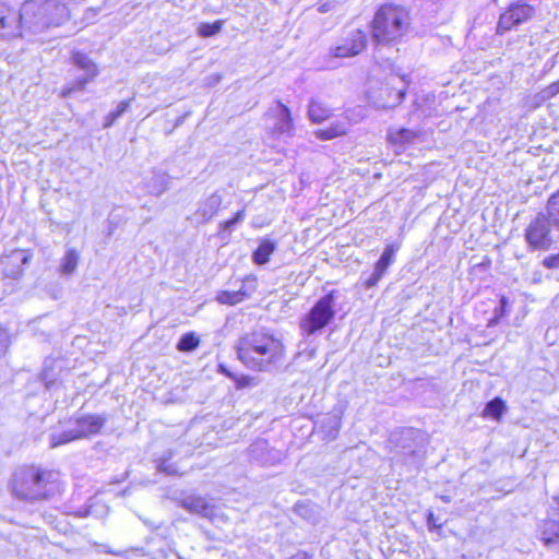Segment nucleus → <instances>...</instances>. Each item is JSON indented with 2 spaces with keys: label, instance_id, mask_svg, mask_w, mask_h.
Here are the masks:
<instances>
[{
  "label": "nucleus",
  "instance_id": "11",
  "mask_svg": "<svg viewBox=\"0 0 559 559\" xmlns=\"http://www.w3.org/2000/svg\"><path fill=\"white\" fill-rule=\"evenodd\" d=\"M274 119L272 132L277 136L292 138L295 134V126L289 108L281 100H276V107L267 111Z\"/></svg>",
  "mask_w": 559,
  "mask_h": 559
},
{
  "label": "nucleus",
  "instance_id": "19",
  "mask_svg": "<svg viewBox=\"0 0 559 559\" xmlns=\"http://www.w3.org/2000/svg\"><path fill=\"white\" fill-rule=\"evenodd\" d=\"M249 293L245 289V284L237 290H224L217 294L216 300L223 305H237L249 297Z\"/></svg>",
  "mask_w": 559,
  "mask_h": 559
},
{
  "label": "nucleus",
  "instance_id": "1",
  "mask_svg": "<svg viewBox=\"0 0 559 559\" xmlns=\"http://www.w3.org/2000/svg\"><path fill=\"white\" fill-rule=\"evenodd\" d=\"M237 355L248 368L255 371L271 372L284 362L285 346L273 334L259 330L240 337L237 345Z\"/></svg>",
  "mask_w": 559,
  "mask_h": 559
},
{
  "label": "nucleus",
  "instance_id": "42",
  "mask_svg": "<svg viewBox=\"0 0 559 559\" xmlns=\"http://www.w3.org/2000/svg\"><path fill=\"white\" fill-rule=\"evenodd\" d=\"M250 380H251V379H250L249 377H241V378L238 380V384H237V385H238L239 388H243V386H246V385H249Z\"/></svg>",
  "mask_w": 559,
  "mask_h": 559
},
{
  "label": "nucleus",
  "instance_id": "25",
  "mask_svg": "<svg viewBox=\"0 0 559 559\" xmlns=\"http://www.w3.org/2000/svg\"><path fill=\"white\" fill-rule=\"evenodd\" d=\"M396 251L397 248L393 245L386 246L380 259L376 263L374 269L384 274L388 267L394 262Z\"/></svg>",
  "mask_w": 559,
  "mask_h": 559
},
{
  "label": "nucleus",
  "instance_id": "46",
  "mask_svg": "<svg viewBox=\"0 0 559 559\" xmlns=\"http://www.w3.org/2000/svg\"><path fill=\"white\" fill-rule=\"evenodd\" d=\"M552 499H554L555 503L557 504V509H558V511H559V497H558V496H556V497H554Z\"/></svg>",
  "mask_w": 559,
  "mask_h": 559
},
{
  "label": "nucleus",
  "instance_id": "31",
  "mask_svg": "<svg viewBox=\"0 0 559 559\" xmlns=\"http://www.w3.org/2000/svg\"><path fill=\"white\" fill-rule=\"evenodd\" d=\"M383 275V273L374 269L372 274L365 281V287L371 288L376 286Z\"/></svg>",
  "mask_w": 559,
  "mask_h": 559
},
{
  "label": "nucleus",
  "instance_id": "45",
  "mask_svg": "<svg viewBox=\"0 0 559 559\" xmlns=\"http://www.w3.org/2000/svg\"><path fill=\"white\" fill-rule=\"evenodd\" d=\"M221 371L229 378H234L233 373H230L223 365H219Z\"/></svg>",
  "mask_w": 559,
  "mask_h": 559
},
{
  "label": "nucleus",
  "instance_id": "38",
  "mask_svg": "<svg viewBox=\"0 0 559 559\" xmlns=\"http://www.w3.org/2000/svg\"><path fill=\"white\" fill-rule=\"evenodd\" d=\"M41 378L45 381L47 388H49L53 383V380L51 379L50 376V371L47 367L44 368L41 372Z\"/></svg>",
  "mask_w": 559,
  "mask_h": 559
},
{
  "label": "nucleus",
  "instance_id": "16",
  "mask_svg": "<svg viewBox=\"0 0 559 559\" xmlns=\"http://www.w3.org/2000/svg\"><path fill=\"white\" fill-rule=\"evenodd\" d=\"M540 539L548 548L559 550V522L545 520L540 524Z\"/></svg>",
  "mask_w": 559,
  "mask_h": 559
},
{
  "label": "nucleus",
  "instance_id": "50",
  "mask_svg": "<svg viewBox=\"0 0 559 559\" xmlns=\"http://www.w3.org/2000/svg\"><path fill=\"white\" fill-rule=\"evenodd\" d=\"M501 302H502V304H506V297H502V298H501Z\"/></svg>",
  "mask_w": 559,
  "mask_h": 559
},
{
  "label": "nucleus",
  "instance_id": "10",
  "mask_svg": "<svg viewBox=\"0 0 559 559\" xmlns=\"http://www.w3.org/2000/svg\"><path fill=\"white\" fill-rule=\"evenodd\" d=\"M23 36L19 10L0 3V40H12Z\"/></svg>",
  "mask_w": 559,
  "mask_h": 559
},
{
  "label": "nucleus",
  "instance_id": "40",
  "mask_svg": "<svg viewBox=\"0 0 559 559\" xmlns=\"http://www.w3.org/2000/svg\"><path fill=\"white\" fill-rule=\"evenodd\" d=\"M119 117H116L115 110L109 112L106 117L105 127H110Z\"/></svg>",
  "mask_w": 559,
  "mask_h": 559
},
{
  "label": "nucleus",
  "instance_id": "49",
  "mask_svg": "<svg viewBox=\"0 0 559 559\" xmlns=\"http://www.w3.org/2000/svg\"><path fill=\"white\" fill-rule=\"evenodd\" d=\"M431 520H433V515L432 514H429V518H428V524L431 525Z\"/></svg>",
  "mask_w": 559,
  "mask_h": 559
},
{
  "label": "nucleus",
  "instance_id": "33",
  "mask_svg": "<svg viewBox=\"0 0 559 559\" xmlns=\"http://www.w3.org/2000/svg\"><path fill=\"white\" fill-rule=\"evenodd\" d=\"M265 447H266V443H265V442H257V443H254V444H252V445L250 447V453L252 454V456H253L255 460L260 461L262 464H266V463H267V461H266V460H262V459L260 460V459H259V455H258V452H259V451H263V450L265 449Z\"/></svg>",
  "mask_w": 559,
  "mask_h": 559
},
{
  "label": "nucleus",
  "instance_id": "39",
  "mask_svg": "<svg viewBox=\"0 0 559 559\" xmlns=\"http://www.w3.org/2000/svg\"><path fill=\"white\" fill-rule=\"evenodd\" d=\"M119 117H116L115 110L109 112L106 117L105 127H110Z\"/></svg>",
  "mask_w": 559,
  "mask_h": 559
},
{
  "label": "nucleus",
  "instance_id": "48",
  "mask_svg": "<svg viewBox=\"0 0 559 559\" xmlns=\"http://www.w3.org/2000/svg\"><path fill=\"white\" fill-rule=\"evenodd\" d=\"M27 262H28V257L24 255V257L22 258V263H23V264H26Z\"/></svg>",
  "mask_w": 559,
  "mask_h": 559
},
{
  "label": "nucleus",
  "instance_id": "43",
  "mask_svg": "<svg viewBox=\"0 0 559 559\" xmlns=\"http://www.w3.org/2000/svg\"><path fill=\"white\" fill-rule=\"evenodd\" d=\"M319 11L322 12V13H325L328 11H330V4L329 3H322L319 5Z\"/></svg>",
  "mask_w": 559,
  "mask_h": 559
},
{
  "label": "nucleus",
  "instance_id": "36",
  "mask_svg": "<svg viewBox=\"0 0 559 559\" xmlns=\"http://www.w3.org/2000/svg\"><path fill=\"white\" fill-rule=\"evenodd\" d=\"M295 511L302 518L311 519L312 510L306 503H297L295 506Z\"/></svg>",
  "mask_w": 559,
  "mask_h": 559
},
{
  "label": "nucleus",
  "instance_id": "13",
  "mask_svg": "<svg viewBox=\"0 0 559 559\" xmlns=\"http://www.w3.org/2000/svg\"><path fill=\"white\" fill-rule=\"evenodd\" d=\"M106 414L82 415L74 419V425L81 439L98 435L107 423Z\"/></svg>",
  "mask_w": 559,
  "mask_h": 559
},
{
  "label": "nucleus",
  "instance_id": "35",
  "mask_svg": "<svg viewBox=\"0 0 559 559\" xmlns=\"http://www.w3.org/2000/svg\"><path fill=\"white\" fill-rule=\"evenodd\" d=\"M167 460L168 459L159 461V463L157 464V469L160 473L173 475L176 473V468L171 464H168Z\"/></svg>",
  "mask_w": 559,
  "mask_h": 559
},
{
  "label": "nucleus",
  "instance_id": "2",
  "mask_svg": "<svg viewBox=\"0 0 559 559\" xmlns=\"http://www.w3.org/2000/svg\"><path fill=\"white\" fill-rule=\"evenodd\" d=\"M11 489L21 500L47 499L59 490L58 474L36 466H22L12 476Z\"/></svg>",
  "mask_w": 559,
  "mask_h": 559
},
{
  "label": "nucleus",
  "instance_id": "20",
  "mask_svg": "<svg viewBox=\"0 0 559 559\" xmlns=\"http://www.w3.org/2000/svg\"><path fill=\"white\" fill-rule=\"evenodd\" d=\"M331 116V109L321 102L312 99L308 107V117L314 123H320Z\"/></svg>",
  "mask_w": 559,
  "mask_h": 559
},
{
  "label": "nucleus",
  "instance_id": "3",
  "mask_svg": "<svg viewBox=\"0 0 559 559\" xmlns=\"http://www.w3.org/2000/svg\"><path fill=\"white\" fill-rule=\"evenodd\" d=\"M21 27L41 33L51 26H60L70 19V9L59 0H26L19 10Z\"/></svg>",
  "mask_w": 559,
  "mask_h": 559
},
{
  "label": "nucleus",
  "instance_id": "47",
  "mask_svg": "<svg viewBox=\"0 0 559 559\" xmlns=\"http://www.w3.org/2000/svg\"><path fill=\"white\" fill-rule=\"evenodd\" d=\"M106 552H108V554H112V555H115V556H120V552H118V551L106 550Z\"/></svg>",
  "mask_w": 559,
  "mask_h": 559
},
{
  "label": "nucleus",
  "instance_id": "8",
  "mask_svg": "<svg viewBox=\"0 0 559 559\" xmlns=\"http://www.w3.org/2000/svg\"><path fill=\"white\" fill-rule=\"evenodd\" d=\"M536 13L534 5L527 0H516L500 14L497 23V34H504L512 28L530 21Z\"/></svg>",
  "mask_w": 559,
  "mask_h": 559
},
{
  "label": "nucleus",
  "instance_id": "17",
  "mask_svg": "<svg viewBox=\"0 0 559 559\" xmlns=\"http://www.w3.org/2000/svg\"><path fill=\"white\" fill-rule=\"evenodd\" d=\"M276 242L264 238L252 253V261L258 265H264L269 262L270 255L275 251Z\"/></svg>",
  "mask_w": 559,
  "mask_h": 559
},
{
  "label": "nucleus",
  "instance_id": "26",
  "mask_svg": "<svg viewBox=\"0 0 559 559\" xmlns=\"http://www.w3.org/2000/svg\"><path fill=\"white\" fill-rule=\"evenodd\" d=\"M504 411V402L501 399L496 397L487 403L484 409V416H490L492 418L499 419Z\"/></svg>",
  "mask_w": 559,
  "mask_h": 559
},
{
  "label": "nucleus",
  "instance_id": "32",
  "mask_svg": "<svg viewBox=\"0 0 559 559\" xmlns=\"http://www.w3.org/2000/svg\"><path fill=\"white\" fill-rule=\"evenodd\" d=\"M559 93V80L557 82L551 83L546 88L543 90L544 98H551Z\"/></svg>",
  "mask_w": 559,
  "mask_h": 559
},
{
  "label": "nucleus",
  "instance_id": "44",
  "mask_svg": "<svg viewBox=\"0 0 559 559\" xmlns=\"http://www.w3.org/2000/svg\"><path fill=\"white\" fill-rule=\"evenodd\" d=\"M404 96H405V92L399 91V93L396 94V104H400L403 100Z\"/></svg>",
  "mask_w": 559,
  "mask_h": 559
},
{
  "label": "nucleus",
  "instance_id": "4",
  "mask_svg": "<svg viewBox=\"0 0 559 559\" xmlns=\"http://www.w3.org/2000/svg\"><path fill=\"white\" fill-rule=\"evenodd\" d=\"M409 24V13L404 7L383 4L377 10L371 22L372 40L381 45L396 43L407 33Z\"/></svg>",
  "mask_w": 559,
  "mask_h": 559
},
{
  "label": "nucleus",
  "instance_id": "14",
  "mask_svg": "<svg viewBox=\"0 0 559 559\" xmlns=\"http://www.w3.org/2000/svg\"><path fill=\"white\" fill-rule=\"evenodd\" d=\"M181 506L191 513L199 514L203 518L214 520L218 515V510L210 504L203 497L189 496L182 499Z\"/></svg>",
  "mask_w": 559,
  "mask_h": 559
},
{
  "label": "nucleus",
  "instance_id": "41",
  "mask_svg": "<svg viewBox=\"0 0 559 559\" xmlns=\"http://www.w3.org/2000/svg\"><path fill=\"white\" fill-rule=\"evenodd\" d=\"M289 559H312V556L307 554L306 551H298L293 555Z\"/></svg>",
  "mask_w": 559,
  "mask_h": 559
},
{
  "label": "nucleus",
  "instance_id": "37",
  "mask_svg": "<svg viewBox=\"0 0 559 559\" xmlns=\"http://www.w3.org/2000/svg\"><path fill=\"white\" fill-rule=\"evenodd\" d=\"M131 103V99L122 100L118 104L117 108L115 109L116 117H121L123 112L127 111Z\"/></svg>",
  "mask_w": 559,
  "mask_h": 559
},
{
  "label": "nucleus",
  "instance_id": "24",
  "mask_svg": "<svg viewBox=\"0 0 559 559\" xmlns=\"http://www.w3.org/2000/svg\"><path fill=\"white\" fill-rule=\"evenodd\" d=\"M79 262V253L75 249H68L60 264V271L63 275H71Z\"/></svg>",
  "mask_w": 559,
  "mask_h": 559
},
{
  "label": "nucleus",
  "instance_id": "6",
  "mask_svg": "<svg viewBox=\"0 0 559 559\" xmlns=\"http://www.w3.org/2000/svg\"><path fill=\"white\" fill-rule=\"evenodd\" d=\"M395 459L409 469H418L424 464L425 450L420 433L412 428L403 429L399 436H393Z\"/></svg>",
  "mask_w": 559,
  "mask_h": 559
},
{
  "label": "nucleus",
  "instance_id": "22",
  "mask_svg": "<svg viewBox=\"0 0 559 559\" xmlns=\"http://www.w3.org/2000/svg\"><path fill=\"white\" fill-rule=\"evenodd\" d=\"M417 138V133L411 129L401 128L399 130H390L388 139L392 144L404 145L412 143Z\"/></svg>",
  "mask_w": 559,
  "mask_h": 559
},
{
  "label": "nucleus",
  "instance_id": "29",
  "mask_svg": "<svg viewBox=\"0 0 559 559\" xmlns=\"http://www.w3.org/2000/svg\"><path fill=\"white\" fill-rule=\"evenodd\" d=\"M245 210L238 211L233 218L227 219L221 224V229L231 230L237 224L241 223L245 219Z\"/></svg>",
  "mask_w": 559,
  "mask_h": 559
},
{
  "label": "nucleus",
  "instance_id": "5",
  "mask_svg": "<svg viewBox=\"0 0 559 559\" xmlns=\"http://www.w3.org/2000/svg\"><path fill=\"white\" fill-rule=\"evenodd\" d=\"M546 210L525 230V239L534 249L547 250L559 242V190L549 198Z\"/></svg>",
  "mask_w": 559,
  "mask_h": 559
},
{
  "label": "nucleus",
  "instance_id": "9",
  "mask_svg": "<svg viewBox=\"0 0 559 559\" xmlns=\"http://www.w3.org/2000/svg\"><path fill=\"white\" fill-rule=\"evenodd\" d=\"M72 63L80 70L84 71L85 74L78 78L72 84L62 90L61 95L63 97L70 96L73 91L84 90L85 85L94 80V78L98 74L96 64L90 59L87 55L81 51H73Z\"/></svg>",
  "mask_w": 559,
  "mask_h": 559
},
{
  "label": "nucleus",
  "instance_id": "21",
  "mask_svg": "<svg viewBox=\"0 0 559 559\" xmlns=\"http://www.w3.org/2000/svg\"><path fill=\"white\" fill-rule=\"evenodd\" d=\"M147 190L153 195H160L168 188V178L164 173H155L146 183Z\"/></svg>",
  "mask_w": 559,
  "mask_h": 559
},
{
  "label": "nucleus",
  "instance_id": "7",
  "mask_svg": "<svg viewBox=\"0 0 559 559\" xmlns=\"http://www.w3.org/2000/svg\"><path fill=\"white\" fill-rule=\"evenodd\" d=\"M336 298V290H331L321 297L300 320V329L307 336L324 329L333 320L335 317L334 306Z\"/></svg>",
  "mask_w": 559,
  "mask_h": 559
},
{
  "label": "nucleus",
  "instance_id": "27",
  "mask_svg": "<svg viewBox=\"0 0 559 559\" xmlns=\"http://www.w3.org/2000/svg\"><path fill=\"white\" fill-rule=\"evenodd\" d=\"M200 340L194 333L183 334L178 344L177 349L179 352H192L199 346Z\"/></svg>",
  "mask_w": 559,
  "mask_h": 559
},
{
  "label": "nucleus",
  "instance_id": "18",
  "mask_svg": "<svg viewBox=\"0 0 559 559\" xmlns=\"http://www.w3.org/2000/svg\"><path fill=\"white\" fill-rule=\"evenodd\" d=\"M348 130V123L346 121H336L333 122L329 128L326 129H319L314 132L317 139L326 141L332 140L337 136L346 134Z\"/></svg>",
  "mask_w": 559,
  "mask_h": 559
},
{
  "label": "nucleus",
  "instance_id": "34",
  "mask_svg": "<svg viewBox=\"0 0 559 559\" xmlns=\"http://www.w3.org/2000/svg\"><path fill=\"white\" fill-rule=\"evenodd\" d=\"M543 265L547 269H558L559 267V252L557 254H551L544 259Z\"/></svg>",
  "mask_w": 559,
  "mask_h": 559
},
{
  "label": "nucleus",
  "instance_id": "30",
  "mask_svg": "<svg viewBox=\"0 0 559 559\" xmlns=\"http://www.w3.org/2000/svg\"><path fill=\"white\" fill-rule=\"evenodd\" d=\"M10 344L11 338L8 329L0 325V357L7 353Z\"/></svg>",
  "mask_w": 559,
  "mask_h": 559
},
{
  "label": "nucleus",
  "instance_id": "15",
  "mask_svg": "<svg viewBox=\"0 0 559 559\" xmlns=\"http://www.w3.org/2000/svg\"><path fill=\"white\" fill-rule=\"evenodd\" d=\"M222 204V197L214 192L209 195L204 201L199 204L197 212L194 213L195 221L198 224H205L212 219L217 213Z\"/></svg>",
  "mask_w": 559,
  "mask_h": 559
},
{
  "label": "nucleus",
  "instance_id": "12",
  "mask_svg": "<svg viewBox=\"0 0 559 559\" xmlns=\"http://www.w3.org/2000/svg\"><path fill=\"white\" fill-rule=\"evenodd\" d=\"M367 46V36L361 29L352 31L341 44L331 48L335 58H347L359 55Z\"/></svg>",
  "mask_w": 559,
  "mask_h": 559
},
{
  "label": "nucleus",
  "instance_id": "28",
  "mask_svg": "<svg viewBox=\"0 0 559 559\" xmlns=\"http://www.w3.org/2000/svg\"><path fill=\"white\" fill-rule=\"evenodd\" d=\"M223 21H215L214 23H201L198 26V34L201 37H211L221 32Z\"/></svg>",
  "mask_w": 559,
  "mask_h": 559
},
{
  "label": "nucleus",
  "instance_id": "23",
  "mask_svg": "<svg viewBox=\"0 0 559 559\" xmlns=\"http://www.w3.org/2000/svg\"><path fill=\"white\" fill-rule=\"evenodd\" d=\"M80 439V435L78 433L75 427L67 429L60 433L53 432L50 435V448H57L59 445Z\"/></svg>",
  "mask_w": 559,
  "mask_h": 559
}]
</instances>
